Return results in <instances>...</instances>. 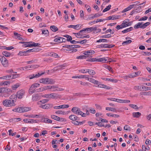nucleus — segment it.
I'll list each match as a JSON object with an SVG mask.
<instances>
[{
    "label": "nucleus",
    "mask_w": 151,
    "mask_h": 151,
    "mask_svg": "<svg viewBox=\"0 0 151 151\" xmlns=\"http://www.w3.org/2000/svg\"><path fill=\"white\" fill-rule=\"evenodd\" d=\"M10 100L6 99L3 100L2 102L3 105L6 107H10L14 106L16 104L15 102L16 97L15 95H12L10 97Z\"/></svg>",
    "instance_id": "f257e3e1"
},
{
    "label": "nucleus",
    "mask_w": 151,
    "mask_h": 151,
    "mask_svg": "<svg viewBox=\"0 0 151 151\" xmlns=\"http://www.w3.org/2000/svg\"><path fill=\"white\" fill-rule=\"evenodd\" d=\"M150 24V23L149 22L144 24H142V23L141 22H139L134 25V28L135 29H137L139 28L144 29L149 26Z\"/></svg>",
    "instance_id": "f03ea898"
},
{
    "label": "nucleus",
    "mask_w": 151,
    "mask_h": 151,
    "mask_svg": "<svg viewBox=\"0 0 151 151\" xmlns=\"http://www.w3.org/2000/svg\"><path fill=\"white\" fill-rule=\"evenodd\" d=\"M39 82L44 84H52L55 83V81L49 78H42L39 80Z\"/></svg>",
    "instance_id": "7ed1b4c3"
},
{
    "label": "nucleus",
    "mask_w": 151,
    "mask_h": 151,
    "mask_svg": "<svg viewBox=\"0 0 151 151\" xmlns=\"http://www.w3.org/2000/svg\"><path fill=\"white\" fill-rule=\"evenodd\" d=\"M71 111L74 114L77 115H81L83 117H86V114L80 110V109L77 107H75L72 108Z\"/></svg>",
    "instance_id": "20e7f679"
},
{
    "label": "nucleus",
    "mask_w": 151,
    "mask_h": 151,
    "mask_svg": "<svg viewBox=\"0 0 151 151\" xmlns=\"http://www.w3.org/2000/svg\"><path fill=\"white\" fill-rule=\"evenodd\" d=\"M0 60L1 64L4 67H7L8 66V61L4 56L0 55Z\"/></svg>",
    "instance_id": "39448f33"
},
{
    "label": "nucleus",
    "mask_w": 151,
    "mask_h": 151,
    "mask_svg": "<svg viewBox=\"0 0 151 151\" xmlns=\"http://www.w3.org/2000/svg\"><path fill=\"white\" fill-rule=\"evenodd\" d=\"M114 46V45L113 44H103L97 45L96 47L98 48H111L113 47Z\"/></svg>",
    "instance_id": "423d86ee"
},
{
    "label": "nucleus",
    "mask_w": 151,
    "mask_h": 151,
    "mask_svg": "<svg viewBox=\"0 0 151 151\" xmlns=\"http://www.w3.org/2000/svg\"><path fill=\"white\" fill-rule=\"evenodd\" d=\"M42 97L49 99H55L58 97L57 95L55 93L45 94L43 95Z\"/></svg>",
    "instance_id": "0eeeda50"
},
{
    "label": "nucleus",
    "mask_w": 151,
    "mask_h": 151,
    "mask_svg": "<svg viewBox=\"0 0 151 151\" xmlns=\"http://www.w3.org/2000/svg\"><path fill=\"white\" fill-rule=\"evenodd\" d=\"M83 32H81V30L80 31V32L78 33H74L75 36L78 38H89L90 37V36L89 35H87L86 36H85L84 35L82 34V33Z\"/></svg>",
    "instance_id": "6e6552de"
},
{
    "label": "nucleus",
    "mask_w": 151,
    "mask_h": 151,
    "mask_svg": "<svg viewBox=\"0 0 151 151\" xmlns=\"http://www.w3.org/2000/svg\"><path fill=\"white\" fill-rule=\"evenodd\" d=\"M24 91L22 90L18 91L16 95L15 96L16 99L17 98L20 99L22 98L24 96Z\"/></svg>",
    "instance_id": "1a4fd4ad"
},
{
    "label": "nucleus",
    "mask_w": 151,
    "mask_h": 151,
    "mask_svg": "<svg viewBox=\"0 0 151 151\" xmlns=\"http://www.w3.org/2000/svg\"><path fill=\"white\" fill-rule=\"evenodd\" d=\"M50 89L52 91H62L64 90V89L59 88L57 86H50Z\"/></svg>",
    "instance_id": "9d476101"
},
{
    "label": "nucleus",
    "mask_w": 151,
    "mask_h": 151,
    "mask_svg": "<svg viewBox=\"0 0 151 151\" xmlns=\"http://www.w3.org/2000/svg\"><path fill=\"white\" fill-rule=\"evenodd\" d=\"M53 106L52 104H46L43 105H40L39 107L44 109H48L52 108Z\"/></svg>",
    "instance_id": "9b49d317"
},
{
    "label": "nucleus",
    "mask_w": 151,
    "mask_h": 151,
    "mask_svg": "<svg viewBox=\"0 0 151 151\" xmlns=\"http://www.w3.org/2000/svg\"><path fill=\"white\" fill-rule=\"evenodd\" d=\"M51 118L55 120L58 121L63 122L65 121V119L62 118H60L56 115H51Z\"/></svg>",
    "instance_id": "f8f14e48"
},
{
    "label": "nucleus",
    "mask_w": 151,
    "mask_h": 151,
    "mask_svg": "<svg viewBox=\"0 0 151 151\" xmlns=\"http://www.w3.org/2000/svg\"><path fill=\"white\" fill-rule=\"evenodd\" d=\"M96 29V27H90L86 28H83L81 30V32H87V33H89L91 32L94 31Z\"/></svg>",
    "instance_id": "ddd939ff"
},
{
    "label": "nucleus",
    "mask_w": 151,
    "mask_h": 151,
    "mask_svg": "<svg viewBox=\"0 0 151 151\" xmlns=\"http://www.w3.org/2000/svg\"><path fill=\"white\" fill-rule=\"evenodd\" d=\"M44 74V73H38L37 74H32L29 75L28 76H27V77L29 78L30 79H31L34 78H38Z\"/></svg>",
    "instance_id": "4468645a"
},
{
    "label": "nucleus",
    "mask_w": 151,
    "mask_h": 151,
    "mask_svg": "<svg viewBox=\"0 0 151 151\" xmlns=\"http://www.w3.org/2000/svg\"><path fill=\"white\" fill-rule=\"evenodd\" d=\"M69 107V106L68 105L64 104L63 105H60L58 106H56L53 107V108L54 109H65Z\"/></svg>",
    "instance_id": "2eb2a0df"
},
{
    "label": "nucleus",
    "mask_w": 151,
    "mask_h": 151,
    "mask_svg": "<svg viewBox=\"0 0 151 151\" xmlns=\"http://www.w3.org/2000/svg\"><path fill=\"white\" fill-rule=\"evenodd\" d=\"M37 65H28L24 67H22V69L24 70H31L33 68H37Z\"/></svg>",
    "instance_id": "dca6fc26"
},
{
    "label": "nucleus",
    "mask_w": 151,
    "mask_h": 151,
    "mask_svg": "<svg viewBox=\"0 0 151 151\" xmlns=\"http://www.w3.org/2000/svg\"><path fill=\"white\" fill-rule=\"evenodd\" d=\"M82 26L80 24L76 25H70L68 26V28H72L76 30H79L81 28Z\"/></svg>",
    "instance_id": "f3484780"
},
{
    "label": "nucleus",
    "mask_w": 151,
    "mask_h": 151,
    "mask_svg": "<svg viewBox=\"0 0 151 151\" xmlns=\"http://www.w3.org/2000/svg\"><path fill=\"white\" fill-rule=\"evenodd\" d=\"M23 121L25 123H31L33 124L34 123H37V120H35L33 119H24L23 120Z\"/></svg>",
    "instance_id": "a211bd4d"
},
{
    "label": "nucleus",
    "mask_w": 151,
    "mask_h": 151,
    "mask_svg": "<svg viewBox=\"0 0 151 151\" xmlns=\"http://www.w3.org/2000/svg\"><path fill=\"white\" fill-rule=\"evenodd\" d=\"M95 51L93 50H88L83 52V54L87 56H89L95 53Z\"/></svg>",
    "instance_id": "6ab92c4d"
},
{
    "label": "nucleus",
    "mask_w": 151,
    "mask_h": 151,
    "mask_svg": "<svg viewBox=\"0 0 151 151\" xmlns=\"http://www.w3.org/2000/svg\"><path fill=\"white\" fill-rule=\"evenodd\" d=\"M108 58V57L106 58H102L99 59H97V60H96L95 61H96V62H100L102 63H106L107 60V59Z\"/></svg>",
    "instance_id": "aec40b11"
},
{
    "label": "nucleus",
    "mask_w": 151,
    "mask_h": 151,
    "mask_svg": "<svg viewBox=\"0 0 151 151\" xmlns=\"http://www.w3.org/2000/svg\"><path fill=\"white\" fill-rule=\"evenodd\" d=\"M135 6V4H133L132 5H130L128 7H127L125 9H123L122 11V13H124L125 12H126L130 10H131L132 8L134 6Z\"/></svg>",
    "instance_id": "412c9836"
},
{
    "label": "nucleus",
    "mask_w": 151,
    "mask_h": 151,
    "mask_svg": "<svg viewBox=\"0 0 151 151\" xmlns=\"http://www.w3.org/2000/svg\"><path fill=\"white\" fill-rule=\"evenodd\" d=\"M23 109L22 107H19L13 109L12 111L16 112L22 113L23 112Z\"/></svg>",
    "instance_id": "4be33fe9"
},
{
    "label": "nucleus",
    "mask_w": 151,
    "mask_h": 151,
    "mask_svg": "<svg viewBox=\"0 0 151 151\" xmlns=\"http://www.w3.org/2000/svg\"><path fill=\"white\" fill-rule=\"evenodd\" d=\"M129 19H126L123 21L121 24L123 28L128 27V22H129Z\"/></svg>",
    "instance_id": "5701e85b"
},
{
    "label": "nucleus",
    "mask_w": 151,
    "mask_h": 151,
    "mask_svg": "<svg viewBox=\"0 0 151 151\" xmlns=\"http://www.w3.org/2000/svg\"><path fill=\"white\" fill-rule=\"evenodd\" d=\"M102 79L104 81H110L115 83H117L118 81V80L113 78H102Z\"/></svg>",
    "instance_id": "b1692460"
},
{
    "label": "nucleus",
    "mask_w": 151,
    "mask_h": 151,
    "mask_svg": "<svg viewBox=\"0 0 151 151\" xmlns=\"http://www.w3.org/2000/svg\"><path fill=\"white\" fill-rule=\"evenodd\" d=\"M14 35L15 36L16 38L17 39L20 40H24V38L21 37V35L19 34H18L17 33L14 32Z\"/></svg>",
    "instance_id": "393cba45"
},
{
    "label": "nucleus",
    "mask_w": 151,
    "mask_h": 151,
    "mask_svg": "<svg viewBox=\"0 0 151 151\" xmlns=\"http://www.w3.org/2000/svg\"><path fill=\"white\" fill-rule=\"evenodd\" d=\"M2 54L3 56L6 57H10L11 55V54L6 51H4L2 52Z\"/></svg>",
    "instance_id": "a878e982"
},
{
    "label": "nucleus",
    "mask_w": 151,
    "mask_h": 151,
    "mask_svg": "<svg viewBox=\"0 0 151 151\" xmlns=\"http://www.w3.org/2000/svg\"><path fill=\"white\" fill-rule=\"evenodd\" d=\"M117 102L120 103H127L130 102V101L129 100H124L118 99Z\"/></svg>",
    "instance_id": "bb28decb"
},
{
    "label": "nucleus",
    "mask_w": 151,
    "mask_h": 151,
    "mask_svg": "<svg viewBox=\"0 0 151 151\" xmlns=\"http://www.w3.org/2000/svg\"><path fill=\"white\" fill-rule=\"evenodd\" d=\"M48 89H50V86H44L40 88L39 89V91H43Z\"/></svg>",
    "instance_id": "cd10ccee"
},
{
    "label": "nucleus",
    "mask_w": 151,
    "mask_h": 151,
    "mask_svg": "<svg viewBox=\"0 0 151 151\" xmlns=\"http://www.w3.org/2000/svg\"><path fill=\"white\" fill-rule=\"evenodd\" d=\"M39 100V96L37 94H35L32 95V100L33 101H36Z\"/></svg>",
    "instance_id": "c85d7f7f"
},
{
    "label": "nucleus",
    "mask_w": 151,
    "mask_h": 151,
    "mask_svg": "<svg viewBox=\"0 0 151 151\" xmlns=\"http://www.w3.org/2000/svg\"><path fill=\"white\" fill-rule=\"evenodd\" d=\"M42 31V35H44L46 36H47L49 33L48 31L46 29H41Z\"/></svg>",
    "instance_id": "c756f323"
},
{
    "label": "nucleus",
    "mask_w": 151,
    "mask_h": 151,
    "mask_svg": "<svg viewBox=\"0 0 151 151\" xmlns=\"http://www.w3.org/2000/svg\"><path fill=\"white\" fill-rule=\"evenodd\" d=\"M106 115L109 117H111L114 118H118L119 117V115L115 114H111V113H106Z\"/></svg>",
    "instance_id": "7c9ffc66"
},
{
    "label": "nucleus",
    "mask_w": 151,
    "mask_h": 151,
    "mask_svg": "<svg viewBox=\"0 0 151 151\" xmlns=\"http://www.w3.org/2000/svg\"><path fill=\"white\" fill-rule=\"evenodd\" d=\"M133 29V28L132 27H130L129 28L126 29L122 31V32L123 33H125L128 32H130Z\"/></svg>",
    "instance_id": "2f4dec72"
},
{
    "label": "nucleus",
    "mask_w": 151,
    "mask_h": 151,
    "mask_svg": "<svg viewBox=\"0 0 151 151\" xmlns=\"http://www.w3.org/2000/svg\"><path fill=\"white\" fill-rule=\"evenodd\" d=\"M105 109L106 110L117 112V109L116 108L106 107Z\"/></svg>",
    "instance_id": "473e14b6"
},
{
    "label": "nucleus",
    "mask_w": 151,
    "mask_h": 151,
    "mask_svg": "<svg viewBox=\"0 0 151 151\" xmlns=\"http://www.w3.org/2000/svg\"><path fill=\"white\" fill-rule=\"evenodd\" d=\"M48 101V100L47 99H43L42 100H41V101H38L37 103V105H39L40 106V105H42L41 104V103L44 104L45 103L47 102Z\"/></svg>",
    "instance_id": "72a5a7b5"
},
{
    "label": "nucleus",
    "mask_w": 151,
    "mask_h": 151,
    "mask_svg": "<svg viewBox=\"0 0 151 151\" xmlns=\"http://www.w3.org/2000/svg\"><path fill=\"white\" fill-rule=\"evenodd\" d=\"M141 115V113L139 112L133 113L132 115L134 117L139 118Z\"/></svg>",
    "instance_id": "f704fd0d"
},
{
    "label": "nucleus",
    "mask_w": 151,
    "mask_h": 151,
    "mask_svg": "<svg viewBox=\"0 0 151 151\" xmlns=\"http://www.w3.org/2000/svg\"><path fill=\"white\" fill-rule=\"evenodd\" d=\"M20 86V84L19 83H17L13 85L12 86V88L13 90H16Z\"/></svg>",
    "instance_id": "c9c22d12"
},
{
    "label": "nucleus",
    "mask_w": 151,
    "mask_h": 151,
    "mask_svg": "<svg viewBox=\"0 0 151 151\" xmlns=\"http://www.w3.org/2000/svg\"><path fill=\"white\" fill-rule=\"evenodd\" d=\"M80 84L81 85L85 86H89L90 85H91L90 83L88 82H83L82 81H80Z\"/></svg>",
    "instance_id": "e433bc0d"
},
{
    "label": "nucleus",
    "mask_w": 151,
    "mask_h": 151,
    "mask_svg": "<svg viewBox=\"0 0 151 151\" xmlns=\"http://www.w3.org/2000/svg\"><path fill=\"white\" fill-rule=\"evenodd\" d=\"M135 77V75L134 73V72L129 74V75L127 76H126L125 77L126 78H125L127 79L129 78H132Z\"/></svg>",
    "instance_id": "4c0bfd02"
},
{
    "label": "nucleus",
    "mask_w": 151,
    "mask_h": 151,
    "mask_svg": "<svg viewBox=\"0 0 151 151\" xmlns=\"http://www.w3.org/2000/svg\"><path fill=\"white\" fill-rule=\"evenodd\" d=\"M119 18V17L118 16H110L108 17L109 20H114L118 19Z\"/></svg>",
    "instance_id": "58836bf2"
},
{
    "label": "nucleus",
    "mask_w": 151,
    "mask_h": 151,
    "mask_svg": "<svg viewBox=\"0 0 151 151\" xmlns=\"http://www.w3.org/2000/svg\"><path fill=\"white\" fill-rule=\"evenodd\" d=\"M11 78L10 75H7L0 77V79L2 80H7Z\"/></svg>",
    "instance_id": "ea45409f"
},
{
    "label": "nucleus",
    "mask_w": 151,
    "mask_h": 151,
    "mask_svg": "<svg viewBox=\"0 0 151 151\" xmlns=\"http://www.w3.org/2000/svg\"><path fill=\"white\" fill-rule=\"evenodd\" d=\"M31 42H25L24 44L22 45V47H31Z\"/></svg>",
    "instance_id": "a19ab883"
},
{
    "label": "nucleus",
    "mask_w": 151,
    "mask_h": 151,
    "mask_svg": "<svg viewBox=\"0 0 151 151\" xmlns=\"http://www.w3.org/2000/svg\"><path fill=\"white\" fill-rule=\"evenodd\" d=\"M70 119L73 121H75L77 120V117L76 116L74 115H71L69 116Z\"/></svg>",
    "instance_id": "79ce46f5"
},
{
    "label": "nucleus",
    "mask_w": 151,
    "mask_h": 151,
    "mask_svg": "<svg viewBox=\"0 0 151 151\" xmlns=\"http://www.w3.org/2000/svg\"><path fill=\"white\" fill-rule=\"evenodd\" d=\"M88 71V69L84 68L78 70L79 72L83 73H87Z\"/></svg>",
    "instance_id": "37998d69"
},
{
    "label": "nucleus",
    "mask_w": 151,
    "mask_h": 151,
    "mask_svg": "<svg viewBox=\"0 0 151 151\" xmlns=\"http://www.w3.org/2000/svg\"><path fill=\"white\" fill-rule=\"evenodd\" d=\"M140 94L144 96H151V92L150 91L142 92L140 93Z\"/></svg>",
    "instance_id": "c03bdc74"
},
{
    "label": "nucleus",
    "mask_w": 151,
    "mask_h": 151,
    "mask_svg": "<svg viewBox=\"0 0 151 151\" xmlns=\"http://www.w3.org/2000/svg\"><path fill=\"white\" fill-rule=\"evenodd\" d=\"M62 39V37H58L55 38L54 40V41L55 42H57L59 43H61L63 41Z\"/></svg>",
    "instance_id": "a18cd8bd"
},
{
    "label": "nucleus",
    "mask_w": 151,
    "mask_h": 151,
    "mask_svg": "<svg viewBox=\"0 0 151 151\" xmlns=\"http://www.w3.org/2000/svg\"><path fill=\"white\" fill-rule=\"evenodd\" d=\"M23 112H26L29 111L31 110V108L30 107H22Z\"/></svg>",
    "instance_id": "49530a36"
},
{
    "label": "nucleus",
    "mask_w": 151,
    "mask_h": 151,
    "mask_svg": "<svg viewBox=\"0 0 151 151\" xmlns=\"http://www.w3.org/2000/svg\"><path fill=\"white\" fill-rule=\"evenodd\" d=\"M43 122H44L45 123H51L52 122V121L51 120L46 118H43Z\"/></svg>",
    "instance_id": "de8ad7c7"
},
{
    "label": "nucleus",
    "mask_w": 151,
    "mask_h": 151,
    "mask_svg": "<svg viewBox=\"0 0 151 151\" xmlns=\"http://www.w3.org/2000/svg\"><path fill=\"white\" fill-rule=\"evenodd\" d=\"M50 28L51 30L54 32H56L58 30V28L54 26H51L50 27Z\"/></svg>",
    "instance_id": "09e8293b"
},
{
    "label": "nucleus",
    "mask_w": 151,
    "mask_h": 151,
    "mask_svg": "<svg viewBox=\"0 0 151 151\" xmlns=\"http://www.w3.org/2000/svg\"><path fill=\"white\" fill-rule=\"evenodd\" d=\"M10 75L11 77V78H12L14 79L19 77L20 76V74H14Z\"/></svg>",
    "instance_id": "8fccbe9b"
},
{
    "label": "nucleus",
    "mask_w": 151,
    "mask_h": 151,
    "mask_svg": "<svg viewBox=\"0 0 151 151\" xmlns=\"http://www.w3.org/2000/svg\"><path fill=\"white\" fill-rule=\"evenodd\" d=\"M88 73L91 75L93 76L96 74L95 71L93 70H89L88 69Z\"/></svg>",
    "instance_id": "3c124183"
},
{
    "label": "nucleus",
    "mask_w": 151,
    "mask_h": 151,
    "mask_svg": "<svg viewBox=\"0 0 151 151\" xmlns=\"http://www.w3.org/2000/svg\"><path fill=\"white\" fill-rule=\"evenodd\" d=\"M97 86L96 87H99L101 88H104V85L103 84H101L100 83V82L98 81V82L96 84Z\"/></svg>",
    "instance_id": "603ef678"
},
{
    "label": "nucleus",
    "mask_w": 151,
    "mask_h": 151,
    "mask_svg": "<svg viewBox=\"0 0 151 151\" xmlns=\"http://www.w3.org/2000/svg\"><path fill=\"white\" fill-rule=\"evenodd\" d=\"M134 89L136 90L142 91V86H135L134 87Z\"/></svg>",
    "instance_id": "864d4df0"
},
{
    "label": "nucleus",
    "mask_w": 151,
    "mask_h": 151,
    "mask_svg": "<svg viewBox=\"0 0 151 151\" xmlns=\"http://www.w3.org/2000/svg\"><path fill=\"white\" fill-rule=\"evenodd\" d=\"M111 5L110 4L109 5L107 6L105 9H104L103 11V12H104L109 10L111 9Z\"/></svg>",
    "instance_id": "5fc2aeb1"
},
{
    "label": "nucleus",
    "mask_w": 151,
    "mask_h": 151,
    "mask_svg": "<svg viewBox=\"0 0 151 151\" xmlns=\"http://www.w3.org/2000/svg\"><path fill=\"white\" fill-rule=\"evenodd\" d=\"M40 45V44L38 43H35V42H31V47H36L39 46Z\"/></svg>",
    "instance_id": "6e6d98bb"
},
{
    "label": "nucleus",
    "mask_w": 151,
    "mask_h": 151,
    "mask_svg": "<svg viewBox=\"0 0 151 151\" xmlns=\"http://www.w3.org/2000/svg\"><path fill=\"white\" fill-rule=\"evenodd\" d=\"M132 42V40H129L127 41L123 42L122 43V45H126Z\"/></svg>",
    "instance_id": "4d7b16f0"
},
{
    "label": "nucleus",
    "mask_w": 151,
    "mask_h": 151,
    "mask_svg": "<svg viewBox=\"0 0 151 151\" xmlns=\"http://www.w3.org/2000/svg\"><path fill=\"white\" fill-rule=\"evenodd\" d=\"M35 89L33 88H31V86L29 90V93L31 94H32L35 92Z\"/></svg>",
    "instance_id": "13d9d810"
},
{
    "label": "nucleus",
    "mask_w": 151,
    "mask_h": 151,
    "mask_svg": "<svg viewBox=\"0 0 151 151\" xmlns=\"http://www.w3.org/2000/svg\"><path fill=\"white\" fill-rule=\"evenodd\" d=\"M129 106L130 107L135 109H138L137 105H136L133 104H129Z\"/></svg>",
    "instance_id": "bf43d9fd"
},
{
    "label": "nucleus",
    "mask_w": 151,
    "mask_h": 151,
    "mask_svg": "<svg viewBox=\"0 0 151 151\" xmlns=\"http://www.w3.org/2000/svg\"><path fill=\"white\" fill-rule=\"evenodd\" d=\"M89 81L91 82V83L96 84V83H97L98 82V81L96 80L95 79L91 78H90V80Z\"/></svg>",
    "instance_id": "052dcab7"
},
{
    "label": "nucleus",
    "mask_w": 151,
    "mask_h": 151,
    "mask_svg": "<svg viewBox=\"0 0 151 151\" xmlns=\"http://www.w3.org/2000/svg\"><path fill=\"white\" fill-rule=\"evenodd\" d=\"M55 113L56 114H64L65 112L61 110H58L55 112Z\"/></svg>",
    "instance_id": "680f3d73"
},
{
    "label": "nucleus",
    "mask_w": 151,
    "mask_h": 151,
    "mask_svg": "<svg viewBox=\"0 0 151 151\" xmlns=\"http://www.w3.org/2000/svg\"><path fill=\"white\" fill-rule=\"evenodd\" d=\"M97 42H107L108 41L106 39H99V40L97 41Z\"/></svg>",
    "instance_id": "e2e57ef3"
},
{
    "label": "nucleus",
    "mask_w": 151,
    "mask_h": 151,
    "mask_svg": "<svg viewBox=\"0 0 151 151\" xmlns=\"http://www.w3.org/2000/svg\"><path fill=\"white\" fill-rule=\"evenodd\" d=\"M85 7L86 9L88 12H91V8L87 4H85Z\"/></svg>",
    "instance_id": "0e129e2a"
},
{
    "label": "nucleus",
    "mask_w": 151,
    "mask_h": 151,
    "mask_svg": "<svg viewBox=\"0 0 151 151\" xmlns=\"http://www.w3.org/2000/svg\"><path fill=\"white\" fill-rule=\"evenodd\" d=\"M40 85V84H39L36 83L32 84L31 86V88H35L39 87Z\"/></svg>",
    "instance_id": "69168bd1"
},
{
    "label": "nucleus",
    "mask_w": 151,
    "mask_h": 151,
    "mask_svg": "<svg viewBox=\"0 0 151 151\" xmlns=\"http://www.w3.org/2000/svg\"><path fill=\"white\" fill-rule=\"evenodd\" d=\"M37 51V49L36 48H33L32 49H30L26 51L27 52H35Z\"/></svg>",
    "instance_id": "338daca9"
},
{
    "label": "nucleus",
    "mask_w": 151,
    "mask_h": 151,
    "mask_svg": "<svg viewBox=\"0 0 151 151\" xmlns=\"http://www.w3.org/2000/svg\"><path fill=\"white\" fill-rule=\"evenodd\" d=\"M26 52V51L24 52L20 51L18 53V55L20 56L25 55V53Z\"/></svg>",
    "instance_id": "774afa93"
}]
</instances>
